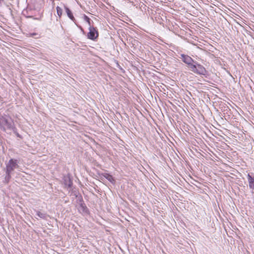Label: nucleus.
Segmentation results:
<instances>
[{
	"instance_id": "obj_1",
	"label": "nucleus",
	"mask_w": 254,
	"mask_h": 254,
	"mask_svg": "<svg viewBox=\"0 0 254 254\" xmlns=\"http://www.w3.org/2000/svg\"><path fill=\"white\" fill-rule=\"evenodd\" d=\"M181 57L183 61L189 65V68L191 71L200 75H205L207 74V71L203 65L200 64L195 65L191 63L193 59L190 57L183 54Z\"/></svg>"
},
{
	"instance_id": "obj_2",
	"label": "nucleus",
	"mask_w": 254,
	"mask_h": 254,
	"mask_svg": "<svg viewBox=\"0 0 254 254\" xmlns=\"http://www.w3.org/2000/svg\"><path fill=\"white\" fill-rule=\"evenodd\" d=\"M0 126L4 131L12 130L14 132H16L14 130L15 127H13V123L11 118L4 113L1 114L0 112Z\"/></svg>"
},
{
	"instance_id": "obj_3",
	"label": "nucleus",
	"mask_w": 254,
	"mask_h": 254,
	"mask_svg": "<svg viewBox=\"0 0 254 254\" xmlns=\"http://www.w3.org/2000/svg\"><path fill=\"white\" fill-rule=\"evenodd\" d=\"M19 161L16 159H10L6 164V177L5 178L9 180L11 178V175L14 169H19Z\"/></svg>"
},
{
	"instance_id": "obj_4",
	"label": "nucleus",
	"mask_w": 254,
	"mask_h": 254,
	"mask_svg": "<svg viewBox=\"0 0 254 254\" xmlns=\"http://www.w3.org/2000/svg\"><path fill=\"white\" fill-rule=\"evenodd\" d=\"M99 36L98 31L96 27L89 26V32L87 33V37L89 39L93 41H96Z\"/></svg>"
},
{
	"instance_id": "obj_5",
	"label": "nucleus",
	"mask_w": 254,
	"mask_h": 254,
	"mask_svg": "<svg viewBox=\"0 0 254 254\" xmlns=\"http://www.w3.org/2000/svg\"><path fill=\"white\" fill-rule=\"evenodd\" d=\"M247 179L249 184V189L252 191L253 192L254 191V174H252L251 175L248 173L247 175Z\"/></svg>"
},
{
	"instance_id": "obj_6",
	"label": "nucleus",
	"mask_w": 254,
	"mask_h": 254,
	"mask_svg": "<svg viewBox=\"0 0 254 254\" xmlns=\"http://www.w3.org/2000/svg\"><path fill=\"white\" fill-rule=\"evenodd\" d=\"M220 112L221 114V116H223V117L228 122H231L232 119H233V117L234 116V115H232V112Z\"/></svg>"
},
{
	"instance_id": "obj_7",
	"label": "nucleus",
	"mask_w": 254,
	"mask_h": 254,
	"mask_svg": "<svg viewBox=\"0 0 254 254\" xmlns=\"http://www.w3.org/2000/svg\"><path fill=\"white\" fill-rule=\"evenodd\" d=\"M35 211L36 215L41 219L47 220L49 217V215L46 213L40 212L39 210H35Z\"/></svg>"
},
{
	"instance_id": "obj_8",
	"label": "nucleus",
	"mask_w": 254,
	"mask_h": 254,
	"mask_svg": "<svg viewBox=\"0 0 254 254\" xmlns=\"http://www.w3.org/2000/svg\"><path fill=\"white\" fill-rule=\"evenodd\" d=\"M79 211L80 212L87 213L88 209L84 203H81L78 208Z\"/></svg>"
},
{
	"instance_id": "obj_9",
	"label": "nucleus",
	"mask_w": 254,
	"mask_h": 254,
	"mask_svg": "<svg viewBox=\"0 0 254 254\" xmlns=\"http://www.w3.org/2000/svg\"><path fill=\"white\" fill-rule=\"evenodd\" d=\"M103 176L111 183H115V180L114 179L113 176L111 175L108 173H105L103 175Z\"/></svg>"
},
{
	"instance_id": "obj_10",
	"label": "nucleus",
	"mask_w": 254,
	"mask_h": 254,
	"mask_svg": "<svg viewBox=\"0 0 254 254\" xmlns=\"http://www.w3.org/2000/svg\"><path fill=\"white\" fill-rule=\"evenodd\" d=\"M64 7L65 11H66L68 17L70 19L73 20L74 19V17H73L72 13L71 11H70V10L67 7H66L65 6H64Z\"/></svg>"
},
{
	"instance_id": "obj_11",
	"label": "nucleus",
	"mask_w": 254,
	"mask_h": 254,
	"mask_svg": "<svg viewBox=\"0 0 254 254\" xmlns=\"http://www.w3.org/2000/svg\"><path fill=\"white\" fill-rule=\"evenodd\" d=\"M57 9V13L59 17H61L63 14V10L61 7L59 6H57L56 7Z\"/></svg>"
},
{
	"instance_id": "obj_12",
	"label": "nucleus",
	"mask_w": 254,
	"mask_h": 254,
	"mask_svg": "<svg viewBox=\"0 0 254 254\" xmlns=\"http://www.w3.org/2000/svg\"><path fill=\"white\" fill-rule=\"evenodd\" d=\"M64 181H65V184L66 185H67L68 188H71V186L72 185V182L71 181V180H70V179L69 178H68L67 180H65Z\"/></svg>"
},
{
	"instance_id": "obj_13",
	"label": "nucleus",
	"mask_w": 254,
	"mask_h": 254,
	"mask_svg": "<svg viewBox=\"0 0 254 254\" xmlns=\"http://www.w3.org/2000/svg\"><path fill=\"white\" fill-rule=\"evenodd\" d=\"M84 19L86 20V21L88 23V24L91 26L90 23V19L86 15H84Z\"/></svg>"
},
{
	"instance_id": "obj_14",
	"label": "nucleus",
	"mask_w": 254,
	"mask_h": 254,
	"mask_svg": "<svg viewBox=\"0 0 254 254\" xmlns=\"http://www.w3.org/2000/svg\"><path fill=\"white\" fill-rule=\"evenodd\" d=\"M38 35V33H30V34H29V37H34V36H37V35Z\"/></svg>"
},
{
	"instance_id": "obj_15",
	"label": "nucleus",
	"mask_w": 254,
	"mask_h": 254,
	"mask_svg": "<svg viewBox=\"0 0 254 254\" xmlns=\"http://www.w3.org/2000/svg\"><path fill=\"white\" fill-rule=\"evenodd\" d=\"M14 130H15V131L16 132H14V133L16 134V135L17 137L21 138V136H20V134H19L17 132V131H16V129L15 128Z\"/></svg>"
},
{
	"instance_id": "obj_16",
	"label": "nucleus",
	"mask_w": 254,
	"mask_h": 254,
	"mask_svg": "<svg viewBox=\"0 0 254 254\" xmlns=\"http://www.w3.org/2000/svg\"><path fill=\"white\" fill-rule=\"evenodd\" d=\"M123 114H124L125 115H126V113L125 112H123Z\"/></svg>"
},
{
	"instance_id": "obj_17",
	"label": "nucleus",
	"mask_w": 254,
	"mask_h": 254,
	"mask_svg": "<svg viewBox=\"0 0 254 254\" xmlns=\"http://www.w3.org/2000/svg\"><path fill=\"white\" fill-rule=\"evenodd\" d=\"M116 114H120V112H116Z\"/></svg>"
},
{
	"instance_id": "obj_18",
	"label": "nucleus",
	"mask_w": 254,
	"mask_h": 254,
	"mask_svg": "<svg viewBox=\"0 0 254 254\" xmlns=\"http://www.w3.org/2000/svg\"><path fill=\"white\" fill-rule=\"evenodd\" d=\"M201 118H202V119H204V117H203V116L202 115H201Z\"/></svg>"
},
{
	"instance_id": "obj_19",
	"label": "nucleus",
	"mask_w": 254,
	"mask_h": 254,
	"mask_svg": "<svg viewBox=\"0 0 254 254\" xmlns=\"http://www.w3.org/2000/svg\"><path fill=\"white\" fill-rule=\"evenodd\" d=\"M161 114H162L163 116H164L163 114V112H160Z\"/></svg>"
},
{
	"instance_id": "obj_20",
	"label": "nucleus",
	"mask_w": 254,
	"mask_h": 254,
	"mask_svg": "<svg viewBox=\"0 0 254 254\" xmlns=\"http://www.w3.org/2000/svg\"><path fill=\"white\" fill-rule=\"evenodd\" d=\"M142 115H143L142 114V112H139Z\"/></svg>"
},
{
	"instance_id": "obj_21",
	"label": "nucleus",
	"mask_w": 254,
	"mask_h": 254,
	"mask_svg": "<svg viewBox=\"0 0 254 254\" xmlns=\"http://www.w3.org/2000/svg\"><path fill=\"white\" fill-rule=\"evenodd\" d=\"M236 113H237V114H239V112H236Z\"/></svg>"
}]
</instances>
